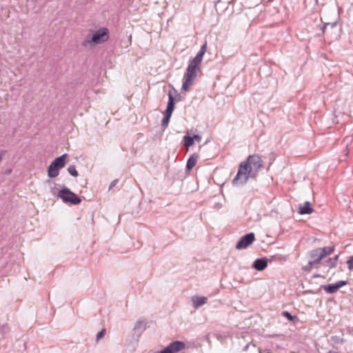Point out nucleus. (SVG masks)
Masks as SVG:
<instances>
[{
    "instance_id": "dca6fc26",
    "label": "nucleus",
    "mask_w": 353,
    "mask_h": 353,
    "mask_svg": "<svg viewBox=\"0 0 353 353\" xmlns=\"http://www.w3.org/2000/svg\"><path fill=\"white\" fill-rule=\"evenodd\" d=\"M336 23H326L321 27V30L322 31L323 34H325L327 28H334L336 26Z\"/></svg>"
},
{
    "instance_id": "a211bd4d",
    "label": "nucleus",
    "mask_w": 353,
    "mask_h": 353,
    "mask_svg": "<svg viewBox=\"0 0 353 353\" xmlns=\"http://www.w3.org/2000/svg\"><path fill=\"white\" fill-rule=\"evenodd\" d=\"M282 315L286 317L289 321H294V319H297L296 316H292L289 312L284 311L282 312Z\"/></svg>"
},
{
    "instance_id": "0eeeda50",
    "label": "nucleus",
    "mask_w": 353,
    "mask_h": 353,
    "mask_svg": "<svg viewBox=\"0 0 353 353\" xmlns=\"http://www.w3.org/2000/svg\"><path fill=\"white\" fill-rule=\"evenodd\" d=\"M168 98L169 100L167 108L165 110V115L161 123V127L163 130H165L168 127L172 113L174 108V99L170 91L169 92L168 94Z\"/></svg>"
},
{
    "instance_id": "c756f323",
    "label": "nucleus",
    "mask_w": 353,
    "mask_h": 353,
    "mask_svg": "<svg viewBox=\"0 0 353 353\" xmlns=\"http://www.w3.org/2000/svg\"><path fill=\"white\" fill-rule=\"evenodd\" d=\"M327 353H339V352L330 350Z\"/></svg>"
},
{
    "instance_id": "9b49d317",
    "label": "nucleus",
    "mask_w": 353,
    "mask_h": 353,
    "mask_svg": "<svg viewBox=\"0 0 353 353\" xmlns=\"http://www.w3.org/2000/svg\"><path fill=\"white\" fill-rule=\"evenodd\" d=\"M268 266V261L265 258H261V259H256L253 265H252V267L259 270V271H262L264 269H265V268Z\"/></svg>"
},
{
    "instance_id": "ddd939ff",
    "label": "nucleus",
    "mask_w": 353,
    "mask_h": 353,
    "mask_svg": "<svg viewBox=\"0 0 353 353\" xmlns=\"http://www.w3.org/2000/svg\"><path fill=\"white\" fill-rule=\"evenodd\" d=\"M314 211L313 208L311 207V204L309 201H306L303 205H299V212L301 214H310Z\"/></svg>"
},
{
    "instance_id": "423d86ee",
    "label": "nucleus",
    "mask_w": 353,
    "mask_h": 353,
    "mask_svg": "<svg viewBox=\"0 0 353 353\" xmlns=\"http://www.w3.org/2000/svg\"><path fill=\"white\" fill-rule=\"evenodd\" d=\"M57 196L66 203H70L73 205H77L81 202V199L76 194L66 188L61 189L59 192Z\"/></svg>"
},
{
    "instance_id": "39448f33",
    "label": "nucleus",
    "mask_w": 353,
    "mask_h": 353,
    "mask_svg": "<svg viewBox=\"0 0 353 353\" xmlns=\"http://www.w3.org/2000/svg\"><path fill=\"white\" fill-rule=\"evenodd\" d=\"M67 154H64L55 159L48 168V176L50 178H54L59 175V170L65 166Z\"/></svg>"
},
{
    "instance_id": "f03ea898",
    "label": "nucleus",
    "mask_w": 353,
    "mask_h": 353,
    "mask_svg": "<svg viewBox=\"0 0 353 353\" xmlns=\"http://www.w3.org/2000/svg\"><path fill=\"white\" fill-rule=\"evenodd\" d=\"M207 50V43L205 42L201 47L196 57L190 61L186 72L183 77L182 89L188 91L190 87L197 77V72L200 70L203 55Z\"/></svg>"
},
{
    "instance_id": "6ab92c4d",
    "label": "nucleus",
    "mask_w": 353,
    "mask_h": 353,
    "mask_svg": "<svg viewBox=\"0 0 353 353\" xmlns=\"http://www.w3.org/2000/svg\"><path fill=\"white\" fill-rule=\"evenodd\" d=\"M143 324H144L143 321H142L141 320L137 321V322L135 323L134 326V330H137L139 329L143 328V325H144Z\"/></svg>"
},
{
    "instance_id": "2eb2a0df",
    "label": "nucleus",
    "mask_w": 353,
    "mask_h": 353,
    "mask_svg": "<svg viewBox=\"0 0 353 353\" xmlns=\"http://www.w3.org/2000/svg\"><path fill=\"white\" fill-rule=\"evenodd\" d=\"M183 142H184V145L187 148H189L194 144V138H192V137H190L189 135H185L183 137Z\"/></svg>"
},
{
    "instance_id": "4468645a",
    "label": "nucleus",
    "mask_w": 353,
    "mask_h": 353,
    "mask_svg": "<svg viewBox=\"0 0 353 353\" xmlns=\"http://www.w3.org/2000/svg\"><path fill=\"white\" fill-rule=\"evenodd\" d=\"M198 157V154H194L188 159L186 163L187 170H191L196 165Z\"/></svg>"
},
{
    "instance_id": "f8f14e48",
    "label": "nucleus",
    "mask_w": 353,
    "mask_h": 353,
    "mask_svg": "<svg viewBox=\"0 0 353 353\" xmlns=\"http://www.w3.org/2000/svg\"><path fill=\"white\" fill-rule=\"evenodd\" d=\"M192 304L194 308H198L203 305L205 304L208 299L205 296H195L192 298Z\"/></svg>"
},
{
    "instance_id": "c85d7f7f",
    "label": "nucleus",
    "mask_w": 353,
    "mask_h": 353,
    "mask_svg": "<svg viewBox=\"0 0 353 353\" xmlns=\"http://www.w3.org/2000/svg\"><path fill=\"white\" fill-rule=\"evenodd\" d=\"M5 327H6V325H3V326H1V332H2L3 333H4V330H6Z\"/></svg>"
},
{
    "instance_id": "1a4fd4ad",
    "label": "nucleus",
    "mask_w": 353,
    "mask_h": 353,
    "mask_svg": "<svg viewBox=\"0 0 353 353\" xmlns=\"http://www.w3.org/2000/svg\"><path fill=\"white\" fill-rule=\"evenodd\" d=\"M255 237L254 233L251 232L242 236L239 242L236 245L237 250H241L246 248L248 245L252 243L254 241Z\"/></svg>"
},
{
    "instance_id": "7ed1b4c3",
    "label": "nucleus",
    "mask_w": 353,
    "mask_h": 353,
    "mask_svg": "<svg viewBox=\"0 0 353 353\" xmlns=\"http://www.w3.org/2000/svg\"><path fill=\"white\" fill-rule=\"evenodd\" d=\"M109 39V30L106 28H101L95 31L91 37H88L83 41V46L86 47L90 43L94 44H101L107 41Z\"/></svg>"
},
{
    "instance_id": "cd10ccee",
    "label": "nucleus",
    "mask_w": 353,
    "mask_h": 353,
    "mask_svg": "<svg viewBox=\"0 0 353 353\" xmlns=\"http://www.w3.org/2000/svg\"><path fill=\"white\" fill-rule=\"evenodd\" d=\"M5 327H6V325H3V326H1V332H2L3 333H4V330H6Z\"/></svg>"
},
{
    "instance_id": "5701e85b",
    "label": "nucleus",
    "mask_w": 353,
    "mask_h": 353,
    "mask_svg": "<svg viewBox=\"0 0 353 353\" xmlns=\"http://www.w3.org/2000/svg\"><path fill=\"white\" fill-rule=\"evenodd\" d=\"M194 138V141H196L197 142H200L201 141V137L199 134H195L194 137H192Z\"/></svg>"
},
{
    "instance_id": "20e7f679",
    "label": "nucleus",
    "mask_w": 353,
    "mask_h": 353,
    "mask_svg": "<svg viewBox=\"0 0 353 353\" xmlns=\"http://www.w3.org/2000/svg\"><path fill=\"white\" fill-rule=\"evenodd\" d=\"M334 250V246L317 248L312 250L310 252V257L312 260L310 261L308 263L309 266H312L314 264L319 263L326 256L331 254Z\"/></svg>"
},
{
    "instance_id": "aec40b11",
    "label": "nucleus",
    "mask_w": 353,
    "mask_h": 353,
    "mask_svg": "<svg viewBox=\"0 0 353 353\" xmlns=\"http://www.w3.org/2000/svg\"><path fill=\"white\" fill-rule=\"evenodd\" d=\"M347 266H348V270H353V255L351 256L349 259L347 261Z\"/></svg>"
},
{
    "instance_id": "393cba45",
    "label": "nucleus",
    "mask_w": 353,
    "mask_h": 353,
    "mask_svg": "<svg viewBox=\"0 0 353 353\" xmlns=\"http://www.w3.org/2000/svg\"><path fill=\"white\" fill-rule=\"evenodd\" d=\"M338 112H339V113H340V114H345V111L341 112V111H340V110H339V105H337V108H336L334 109V112H335V113H337Z\"/></svg>"
},
{
    "instance_id": "412c9836",
    "label": "nucleus",
    "mask_w": 353,
    "mask_h": 353,
    "mask_svg": "<svg viewBox=\"0 0 353 353\" xmlns=\"http://www.w3.org/2000/svg\"><path fill=\"white\" fill-rule=\"evenodd\" d=\"M105 332L106 331L105 329H102L100 332H99L97 333V336H96L97 341L104 336Z\"/></svg>"
},
{
    "instance_id": "4be33fe9",
    "label": "nucleus",
    "mask_w": 353,
    "mask_h": 353,
    "mask_svg": "<svg viewBox=\"0 0 353 353\" xmlns=\"http://www.w3.org/2000/svg\"><path fill=\"white\" fill-rule=\"evenodd\" d=\"M327 265L330 268H333L336 265V263L333 259H330L328 261H327Z\"/></svg>"
},
{
    "instance_id": "a878e982",
    "label": "nucleus",
    "mask_w": 353,
    "mask_h": 353,
    "mask_svg": "<svg viewBox=\"0 0 353 353\" xmlns=\"http://www.w3.org/2000/svg\"><path fill=\"white\" fill-rule=\"evenodd\" d=\"M5 152H6L5 151H2V152H0V161L3 159V157L5 154Z\"/></svg>"
},
{
    "instance_id": "f257e3e1",
    "label": "nucleus",
    "mask_w": 353,
    "mask_h": 353,
    "mask_svg": "<svg viewBox=\"0 0 353 353\" xmlns=\"http://www.w3.org/2000/svg\"><path fill=\"white\" fill-rule=\"evenodd\" d=\"M262 167L263 161L259 155L248 156L246 161L240 163L238 172L232 181L233 184H245L249 178H254Z\"/></svg>"
},
{
    "instance_id": "f3484780",
    "label": "nucleus",
    "mask_w": 353,
    "mask_h": 353,
    "mask_svg": "<svg viewBox=\"0 0 353 353\" xmlns=\"http://www.w3.org/2000/svg\"><path fill=\"white\" fill-rule=\"evenodd\" d=\"M68 171L72 176L77 177L78 176V172L77 171L75 166L73 165H70L68 168Z\"/></svg>"
},
{
    "instance_id": "bb28decb",
    "label": "nucleus",
    "mask_w": 353,
    "mask_h": 353,
    "mask_svg": "<svg viewBox=\"0 0 353 353\" xmlns=\"http://www.w3.org/2000/svg\"><path fill=\"white\" fill-rule=\"evenodd\" d=\"M338 258H339V256L336 255V256H334L332 259L335 261V263H336V261L338 260Z\"/></svg>"
},
{
    "instance_id": "9d476101",
    "label": "nucleus",
    "mask_w": 353,
    "mask_h": 353,
    "mask_svg": "<svg viewBox=\"0 0 353 353\" xmlns=\"http://www.w3.org/2000/svg\"><path fill=\"white\" fill-rule=\"evenodd\" d=\"M346 281H339L333 284H329L323 286L324 290L329 294H334L343 286L347 285Z\"/></svg>"
},
{
    "instance_id": "b1692460",
    "label": "nucleus",
    "mask_w": 353,
    "mask_h": 353,
    "mask_svg": "<svg viewBox=\"0 0 353 353\" xmlns=\"http://www.w3.org/2000/svg\"><path fill=\"white\" fill-rule=\"evenodd\" d=\"M117 182H118V179H115V180L112 181L111 182V183L110 184L109 189L110 190V189H112L114 186H115V185H116V184L117 183Z\"/></svg>"
},
{
    "instance_id": "6e6552de",
    "label": "nucleus",
    "mask_w": 353,
    "mask_h": 353,
    "mask_svg": "<svg viewBox=\"0 0 353 353\" xmlns=\"http://www.w3.org/2000/svg\"><path fill=\"white\" fill-rule=\"evenodd\" d=\"M185 347L184 342L175 341L170 343L165 349L157 353H177Z\"/></svg>"
}]
</instances>
